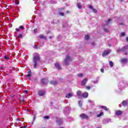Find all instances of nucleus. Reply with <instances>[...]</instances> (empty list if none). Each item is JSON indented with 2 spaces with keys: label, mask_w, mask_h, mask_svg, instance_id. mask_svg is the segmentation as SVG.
Returning <instances> with one entry per match:
<instances>
[{
  "label": "nucleus",
  "mask_w": 128,
  "mask_h": 128,
  "mask_svg": "<svg viewBox=\"0 0 128 128\" xmlns=\"http://www.w3.org/2000/svg\"><path fill=\"white\" fill-rule=\"evenodd\" d=\"M72 60V59L70 56V55H66L64 60V64L66 66H68Z\"/></svg>",
  "instance_id": "f03ea898"
},
{
  "label": "nucleus",
  "mask_w": 128,
  "mask_h": 128,
  "mask_svg": "<svg viewBox=\"0 0 128 128\" xmlns=\"http://www.w3.org/2000/svg\"><path fill=\"white\" fill-rule=\"evenodd\" d=\"M126 104H128V102L126 100L122 101V106H126Z\"/></svg>",
  "instance_id": "a211bd4d"
},
{
  "label": "nucleus",
  "mask_w": 128,
  "mask_h": 128,
  "mask_svg": "<svg viewBox=\"0 0 128 128\" xmlns=\"http://www.w3.org/2000/svg\"><path fill=\"white\" fill-rule=\"evenodd\" d=\"M120 36H126V33H124V32H123L121 33Z\"/></svg>",
  "instance_id": "2f4dec72"
},
{
  "label": "nucleus",
  "mask_w": 128,
  "mask_h": 128,
  "mask_svg": "<svg viewBox=\"0 0 128 128\" xmlns=\"http://www.w3.org/2000/svg\"><path fill=\"white\" fill-rule=\"evenodd\" d=\"M104 30L106 32H109L110 30H108L106 28H104Z\"/></svg>",
  "instance_id": "7c9ffc66"
},
{
  "label": "nucleus",
  "mask_w": 128,
  "mask_h": 128,
  "mask_svg": "<svg viewBox=\"0 0 128 128\" xmlns=\"http://www.w3.org/2000/svg\"><path fill=\"white\" fill-rule=\"evenodd\" d=\"M22 102H24V99H22Z\"/></svg>",
  "instance_id": "bf43d9fd"
},
{
  "label": "nucleus",
  "mask_w": 128,
  "mask_h": 128,
  "mask_svg": "<svg viewBox=\"0 0 128 128\" xmlns=\"http://www.w3.org/2000/svg\"><path fill=\"white\" fill-rule=\"evenodd\" d=\"M50 84H54V86H56V84H58V82L55 80H51Z\"/></svg>",
  "instance_id": "4468645a"
},
{
  "label": "nucleus",
  "mask_w": 128,
  "mask_h": 128,
  "mask_svg": "<svg viewBox=\"0 0 128 128\" xmlns=\"http://www.w3.org/2000/svg\"><path fill=\"white\" fill-rule=\"evenodd\" d=\"M78 76H79V78H82V76L84 75L82 74H78Z\"/></svg>",
  "instance_id": "473e14b6"
},
{
  "label": "nucleus",
  "mask_w": 128,
  "mask_h": 128,
  "mask_svg": "<svg viewBox=\"0 0 128 128\" xmlns=\"http://www.w3.org/2000/svg\"><path fill=\"white\" fill-rule=\"evenodd\" d=\"M100 72H101L104 73V69L102 68V69H100Z\"/></svg>",
  "instance_id": "a18cd8bd"
},
{
  "label": "nucleus",
  "mask_w": 128,
  "mask_h": 128,
  "mask_svg": "<svg viewBox=\"0 0 128 128\" xmlns=\"http://www.w3.org/2000/svg\"><path fill=\"white\" fill-rule=\"evenodd\" d=\"M76 94L78 96H82V91H80V90L77 91Z\"/></svg>",
  "instance_id": "6ab92c4d"
},
{
  "label": "nucleus",
  "mask_w": 128,
  "mask_h": 128,
  "mask_svg": "<svg viewBox=\"0 0 128 128\" xmlns=\"http://www.w3.org/2000/svg\"><path fill=\"white\" fill-rule=\"evenodd\" d=\"M39 38L41 40H46V36H44V35H40V36H39Z\"/></svg>",
  "instance_id": "2eb2a0df"
},
{
  "label": "nucleus",
  "mask_w": 128,
  "mask_h": 128,
  "mask_svg": "<svg viewBox=\"0 0 128 128\" xmlns=\"http://www.w3.org/2000/svg\"><path fill=\"white\" fill-rule=\"evenodd\" d=\"M56 122H57V124H58V126L62 124V119L60 118H57Z\"/></svg>",
  "instance_id": "20e7f679"
},
{
  "label": "nucleus",
  "mask_w": 128,
  "mask_h": 128,
  "mask_svg": "<svg viewBox=\"0 0 128 128\" xmlns=\"http://www.w3.org/2000/svg\"><path fill=\"white\" fill-rule=\"evenodd\" d=\"M82 98H86L88 96V93L87 92H85L82 95Z\"/></svg>",
  "instance_id": "9b49d317"
},
{
  "label": "nucleus",
  "mask_w": 128,
  "mask_h": 128,
  "mask_svg": "<svg viewBox=\"0 0 128 128\" xmlns=\"http://www.w3.org/2000/svg\"><path fill=\"white\" fill-rule=\"evenodd\" d=\"M44 42H42L40 43V46H44Z\"/></svg>",
  "instance_id": "c03bdc74"
},
{
  "label": "nucleus",
  "mask_w": 128,
  "mask_h": 128,
  "mask_svg": "<svg viewBox=\"0 0 128 128\" xmlns=\"http://www.w3.org/2000/svg\"><path fill=\"white\" fill-rule=\"evenodd\" d=\"M16 30L17 32H20V29L16 28Z\"/></svg>",
  "instance_id": "de8ad7c7"
},
{
  "label": "nucleus",
  "mask_w": 128,
  "mask_h": 128,
  "mask_svg": "<svg viewBox=\"0 0 128 128\" xmlns=\"http://www.w3.org/2000/svg\"><path fill=\"white\" fill-rule=\"evenodd\" d=\"M116 116H122V111H121L120 110H118L116 111Z\"/></svg>",
  "instance_id": "9d476101"
},
{
  "label": "nucleus",
  "mask_w": 128,
  "mask_h": 128,
  "mask_svg": "<svg viewBox=\"0 0 128 128\" xmlns=\"http://www.w3.org/2000/svg\"><path fill=\"white\" fill-rule=\"evenodd\" d=\"M110 22H112L111 19H108V20L106 22V26H108V24H110Z\"/></svg>",
  "instance_id": "412c9836"
},
{
  "label": "nucleus",
  "mask_w": 128,
  "mask_h": 128,
  "mask_svg": "<svg viewBox=\"0 0 128 128\" xmlns=\"http://www.w3.org/2000/svg\"><path fill=\"white\" fill-rule=\"evenodd\" d=\"M102 116H104V112H100V114L97 115V118H100Z\"/></svg>",
  "instance_id": "b1692460"
},
{
  "label": "nucleus",
  "mask_w": 128,
  "mask_h": 128,
  "mask_svg": "<svg viewBox=\"0 0 128 128\" xmlns=\"http://www.w3.org/2000/svg\"><path fill=\"white\" fill-rule=\"evenodd\" d=\"M128 50V45H126L122 48V50L123 52H126Z\"/></svg>",
  "instance_id": "f8f14e48"
},
{
  "label": "nucleus",
  "mask_w": 128,
  "mask_h": 128,
  "mask_svg": "<svg viewBox=\"0 0 128 128\" xmlns=\"http://www.w3.org/2000/svg\"><path fill=\"white\" fill-rule=\"evenodd\" d=\"M41 84H48V80L46 78L41 80Z\"/></svg>",
  "instance_id": "0eeeda50"
},
{
  "label": "nucleus",
  "mask_w": 128,
  "mask_h": 128,
  "mask_svg": "<svg viewBox=\"0 0 128 128\" xmlns=\"http://www.w3.org/2000/svg\"><path fill=\"white\" fill-rule=\"evenodd\" d=\"M79 116L82 120H88V116L84 114H80Z\"/></svg>",
  "instance_id": "7ed1b4c3"
},
{
  "label": "nucleus",
  "mask_w": 128,
  "mask_h": 128,
  "mask_svg": "<svg viewBox=\"0 0 128 128\" xmlns=\"http://www.w3.org/2000/svg\"><path fill=\"white\" fill-rule=\"evenodd\" d=\"M109 64L110 68H112V66H114V62H112V61L109 62Z\"/></svg>",
  "instance_id": "393cba45"
},
{
  "label": "nucleus",
  "mask_w": 128,
  "mask_h": 128,
  "mask_svg": "<svg viewBox=\"0 0 128 128\" xmlns=\"http://www.w3.org/2000/svg\"><path fill=\"white\" fill-rule=\"evenodd\" d=\"M55 67L57 70H60V64L58 63L55 64Z\"/></svg>",
  "instance_id": "dca6fc26"
},
{
  "label": "nucleus",
  "mask_w": 128,
  "mask_h": 128,
  "mask_svg": "<svg viewBox=\"0 0 128 128\" xmlns=\"http://www.w3.org/2000/svg\"><path fill=\"white\" fill-rule=\"evenodd\" d=\"M85 40H88L90 38V35H86L84 36Z\"/></svg>",
  "instance_id": "bb28decb"
},
{
  "label": "nucleus",
  "mask_w": 128,
  "mask_h": 128,
  "mask_svg": "<svg viewBox=\"0 0 128 128\" xmlns=\"http://www.w3.org/2000/svg\"><path fill=\"white\" fill-rule=\"evenodd\" d=\"M120 26H122V25L124 24H123V23H120Z\"/></svg>",
  "instance_id": "5fc2aeb1"
},
{
  "label": "nucleus",
  "mask_w": 128,
  "mask_h": 128,
  "mask_svg": "<svg viewBox=\"0 0 128 128\" xmlns=\"http://www.w3.org/2000/svg\"><path fill=\"white\" fill-rule=\"evenodd\" d=\"M40 60V56L38 53H35L33 58V64L34 68H36L38 67V64Z\"/></svg>",
  "instance_id": "f257e3e1"
},
{
  "label": "nucleus",
  "mask_w": 128,
  "mask_h": 128,
  "mask_svg": "<svg viewBox=\"0 0 128 128\" xmlns=\"http://www.w3.org/2000/svg\"><path fill=\"white\" fill-rule=\"evenodd\" d=\"M125 54H128V52H126V53Z\"/></svg>",
  "instance_id": "680f3d73"
},
{
  "label": "nucleus",
  "mask_w": 128,
  "mask_h": 128,
  "mask_svg": "<svg viewBox=\"0 0 128 128\" xmlns=\"http://www.w3.org/2000/svg\"><path fill=\"white\" fill-rule=\"evenodd\" d=\"M110 54V50H106L102 53V56H106Z\"/></svg>",
  "instance_id": "39448f33"
},
{
  "label": "nucleus",
  "mask_w": 128,
  "mask_h": 128,
  "mask_svg": "<svg viewBox=\"0 0 128 128\" xmlns=\"http://www.w3.org/2000/svg\"><path fill=\"white\" fill-rule=\"evenodd\" d=\"M38 32V28H36L34 30V32L36 34Z\"/></svg>",
  "instance_id": "f704fd0d"
},
{
  "label": "nucleus",
  "mask_w": 128,
  "mask_h": 128,
  "mask_svg": "<svg viewBox=\"0 0 128 128\" xmlns=\"http://www.w3.org/2000/svg\"><path fill=\"white\" fill-rule=\"evenodd\" d=\"M98 80L93 81V83L94 84H98Z\"/></svg>",
  "instance_id": "c85d7f7f"
},
{
  "label": "nucleus",
  "mask_w": 128,
  "mask_h": 128,
  "mask_svg": "<svg viewBox=\"0 0 128 128\" xmlns=\"http://www.w3.org/2000/svg\"><path fill=\"white\" fill-rule=\"evenodd\" d=\"M72 93H69L66 95V98H72Z\"/></svg>",
  "instance_id": "f3484780"
},
{
  "label": "nucleus",
  "mask_w": 128,
  "mask_h": 128,
  "mask_svg": "<svg viewBox=\"0 0 128 128\" xmlns=\"http://www.w3.org/2000/svg\"><path fill=\"white\" fill-rule=\"evenodd\" d=\"M60 16H64V12H59Z\"/></svg>",
  "instance_id": "cd10ccee"
},
{
  "label": "nucleus",
  "mask_w": 128,
  "mask_h": 128,
  "mask_svg": "<svg viewBox=\"0 0 128 128\" xmlns=\"http://www.w3.org/2000/svg\"><path fill=\"white\" fill-rule=\"evenodd\" d=\"M34 121H33V122H32V124H34Z\"/></svg>",
  "instance_id": "052dcab7"
},
{
  "label": "nucleus",
  "mask_w": 128,
  "mask_h": 128,
  "mask_svg": "<svg viewBox=\"0 0 128 128\" xmlns=\"http://www.w3.org/2000/svg\"><path fill=\"white\" fill-rule=\"evenodd\" d=\"M15 3L16 4H20V2L18 1V0H16Z\"/></svg>",
  "instance_id": "79ce46f5"
},
{
  "label": "nucleus",
  "mask_w": 128,
  "mask_h": 128,
  "mask_svg": "<svg viewBox=\"0 0 128 128\" xmlns=\"http://www.w3.org/2000/svg\"><path fill=\"white\" fill-rule=\"evenodd\" d=\"M34 48H36V50H38V48H40L36 46H34Z\"/></svg>",
  "instance_id": "58836bf2"
},
{
  "label": "nucleus",
  "mask_w": 128,
  "mask_h": 128,
  "mask_svg": "<svg viewBox=\"0 0 128 128\" xmlns=\"http://www.w3.org/2000/svg\"><path fill=\"white\" fill-rule=\"evenodd\" d=\"M89 8H90V10H93V12H94V14H96V12H98V10L96 9H94V6H92L90 5L89 6Z\"/></svg>",
  "instance_id": "6e6552de"
},
{
  "label": "nucleus",
  "mask_w": 128,
  "mask_h": 128,
  "mask_svg": "<svg viewBox=\"0 0 128 128\" xmlns=\"http://www.w3.org/2000/svg\"><path fill=\"white\" fill-rule=\"evenodd\" d=\"M36 120V115L34 116L33 122H34Z\"/></svg>",
  "instance_id": "09e8293b"
},
{
  "label": "nucleus",
  "mask_w": 128,
  "mask_h": 128,
  "mask_svg": "<svg viewBox=\"0 0 128 128\" xmlns=\"http://www.w3.org/2000/svg\"><path fill=\"white\" fill-rule=\"evenodd\" d=\"M38 94L40 96H44L46 94V92L44 90H40L39 91Z\"/></svg>",
  "instance_id": "423d86ee"
},
{
  "label": "nucleus",
  "mask_w": 128,
  "mask_h": 128,
  "mask_svg": "<svg viewBox=\"0 0 128 128\" xmlns=\"http://www.w3.org/2000/svg\"><path fill=\"white\" fill-rule=\"evenodd\" d=\"M92 100H88V102H90H90H92Z\"/></svg>",
  "instance_id": "8fccbe9b"
},
{
  "label": "nucleus",
  "mask_w": 128,
  "mask_h": 128,
  "mask_svg": "<svg viewBox=\"0 0 128 128\" xmlns=\"http://www.w3.org/2000/svg\"><path fill=\"white\" fill-rule=\"evenodd\" d=\"M30 76H32V70H30L28 72V74L26 75L27 78H29L30 80H32L30 78Z\"/></svg>",
  "instance_id": "ddd939ff"
},
{
  "label": "nucleus",
  "mask_w": 128,
  "mask_h": 128,
  "mask_svg": "<svg viewBox=\"0 0 128 128\" xmlns=\"http://www.w3.org/2000/svg\"><path fill=\"white\" fill-rule=\"evenodd\" d=\"M44 118H45V120H48V118H50V116H45L44 117Z\"/></svg>",
  "instance_id": "c9c22d12"
},
{
  "label": "nucleus",
  "mask_w": 128,
  "mask_h": 128,
  "mask_svg": "<svg viewBox=\"0 0 128 128\" xmlns=\"http://www.w3.org/2000/svg\"><path fill=\"white\" fill-rule=\"evenodd\" d=\"M19 28H21L22 30H24V26H20Z\"/></svg>",
  "instance_id": "49530a36"
},
{
  "label": "nucleus",
  "mask_w": 128,
  "mask_h": 128,
  "mask_svg": "<svg viewBox=\"0 0 128 128\" xmlns=\"http://www.w3.org/2000/svg\"><path fill=\"white\" fill-rule=\"evenodd\" d=\"M88 82V78H85L84 79L82 82V86H86V84Z\"/></svg>",
  "instance_id": "1a4fd4ad"
},
{
  "label": "nucleus",
  "mask_w": 128,
  "mask_h": 128,
  "mask_svg": "<svg viewBox=\"0 0 128 128\" xmlns=\"http://www.w3.org/2000/svg\"><path fill=\"white\" fill-rule=\"evenodd\" d=\"M60 128H64V127H60Z\"/></svg>",
  "instance_id": "69168bd1"
},
{
  "label": "nucleus",
  "mask_w": 128,
  "mask_h": 128,
  "mask_svg": "<svg viewBox=\"0 0 128 128\" xmlns=\"http://www.w3.org/2000/svg\"><path fill=\"white\" fill-rule=\"evenodd\" d=\"M77 6H78V8L80 10L82 9V5H80V4H78Z\"/></svg>",
  "instance_id": "c756f323"
},
{
  "label": "nucleus",
  "mask_w": 128,
  "mask_h": 128,
  "mask_svg": "<svg viewBox=\"0 0 128 128\" xmlns=\"http://www.w3.org/2000/svg\"><path fill=\"white\" fill-rule=\"evenodd\" d=\"M86 90H90V86H86Z\"/></svg>",
  "instance_id": "ea45409f"
},
{
  "label": "nucleus",
  "mask_w": 128,
  "mask_h": 128,
  "mask_svg": "<svg viewBox=\"0 0 128 128\" xmlns=\"http://www.w3.org/2000/svg\"><path fill=\"white\" fill-rule=\"evenodd\" d=\"M4 58L5 60H8L9 58H8V56H5L4 57Z\"/></svg>",
  "instance_id": "37998d69"
},
{
  "label": "nucleus",
  "mask_w": 128,
  "mask_h": 128,
  "mask_svg": "<svg viewBox=\"0 0 128 128\" xmlns=\"http://www.w3.org/2000/svg\"><path fill=\"white\" fill-rule=\"evenodd\" d=\"M49 38H52V36H49Z\"/></svg>",
  "instance_id": "6e6d98bb"
},
{
  "label": "nucleus",
  "mask_w": 128,
  "mask_h": 128,
  "mask_svg": "<svg viewBox=\"0 0 128 128\" xmlns=\"http://www.w3.org/2000/svg\"><path fill=\"white\" fill-rule=\"evenodd\" d=\"M118 86H119V88H120V86H124V82H120L118 84Z\"/></svg>",
  "instance_id": "a878e982"
},
{
  "label": "nucleus",
  "mask_w": 128,
  "mask_h": 128,
  "mask_svg": "<svg viewBox=\"0 0 128 128\" xmlns=\"http://www.w3.org/2000/svg\"><path fill=\"white\" fill-rule=\"evenodd\" d=\"M64 112H66V110H64Z\"/></svg>",
  "instance_id": "338daca9"
},
{
  "label": "nucleus",
  "mask_w": 128,
  "mask_h": 128,
  "mask_svg": "<svg viewBox=\"0 0 128 128\" xmlns=\"http://www.w3.org/2000/svg\"><path fill=\"white\" fill-rule=\"evenodd\" d=\"M128 62V59L126 58H123L122 59L120 60L121 62Z\"/></svg>",
  "instance_id": "4be33fe9"
},
{
  "label": "nucleus",
  "mask_w": 128,
  "mask_h": 128,
  "mask_svg": "<svg viewBox=\"0 0 128 128\" xmlns=\"http://www.w3.org/2000/svg\"><path fill=\"white\" fill-rule=\"evenodd\" d=\"M102 108H103V110H106V112H108V108H106V106H101Z\"/></svg>",
  "instance_id": "5701e85b"
},
{
  "label": "nucleus",
  "mask_w": 128,
  "mask_h": 128,
  "mask_svg": "<svg viewBox=\"0 0 128 128\" xmlns=\"http://www.w3.org/2000/svg\"><path fill=\"white\" fill-rule=\"evenodd\" d=\"M64 10V8H60L59 9L60 12H61L62 10Z\"/></svg>",
  "instance_id": "4c0bfd02"
},
{
  "label": "nucleus",
  "mask_w": 128,
  "mask_h": 128,
  "mask_svg": "<svg viewBox=\"0 0 128 128\" xmlns=\"http://www.w3.org/2000/svg\"><path fill=\"white\" fill-rule=\"evenodd\" d=\"M66 14H70V11H66Z\"/></svg>",
  "instance_id": "603ef678"
},
{
  "label": "nucleus",
  "mask_w": 128,
  "mask_h": 128,
  "mask_svg": "<svg viewBox=\"0 0 128 128\" xmlns=\"http://www.w3.org/2000/svg\"><path fill=\"white\" fill-rule=\"evenodd\" d=\"M34 80H35V82H36V80L35 79Z\"/></svg>",
  "instance_id": "0e129e2a"
},
{
  "label": "nucleus",
  "mask_w": 128,
  "mask_h": 128,
  "mask_svg": "<svg viewBox=\"0 0 128 128\" xmlns=\"http://www.w3.org/2000/svg\"><path fill=\"white\" fill-rule=\"evenodd\" d=\"M24 94H28V90H24Z\"/></svg>",
  "instance_id": "a19ab883"
},
{
  "label": "nucleus",
  "mask_w": 128,
  "mask_h": 128,
  "mask_svg": "<svg viewBox=\"0 0 128 128\" xmlns=\"http://www.w3.org/2000/svg\"><path fill=\"white\" fill-rule=\"evenodd\" d=\"M18 38H22V34H19V35L18 36Z\"/></svg>",
  "instance_id": "e433bc0d"
},
{
  "label": "nucleus",
  "mask_w": 128,
  "mask_h": 128,
  "mask_svg": "<svg viewBox=\"0 0 128 128\" xmlns=\"http://www.w3.org/2000/svg\"><path fill=\"white\" fill-rule=\"evenodd\" d=\"M124 84H128V82H125Z\"/></svg>",
  "instance_id": "13d9d810"
},
{
  "label": "nucleus",
  "mask_w": 128,
  "mask_h": 128,
  "mask_svg": "<svg viewBox=\"0 0 128 128\" xmlns=\"http://www.w3.org/2000/svg\"><path fill=\"white\" fill-rule=\"evenodd\" d=\"M92 46H94V43H92Z\"/></svg>",
  "instance_id": "4d7b16f0"
},
{
  "label": "nucleus",
  "mask_w": 128,
  "mask_h": 128,
  "mask_svg": "<svg viewBox=\"0 0 128 128\" xmlns=\"http://www.w3.org/2000/svg\"><path fill=\"white\" fill-rule=\"evenodd\" d=\"M108 46H111V45H110V44H109Z\"/></svg>",
  "instance_id": "e2e57ef3"
},
{
  "label": "nucleus",
  "mask_w": 128,
  "mask_h": 128,
  "mask_svg": "<svg viewBox=\"0 0 128 128\" xmlns=\"http://www.w3.org/2000/svg\"><path fill=\"white\" fill-rule=\"evenodd\" d=\"M78 104H79L80 106H82V102L79 101Z\"/></svg>",
  "instance_id": "72a5a7b5"
},
{
  "label": "nucleus",
  "mask_w": 128,
  "mask_h": 128,
  "mask_svg": "<svg viewBox=\"0 0 128 128\" xmlns=\"http://www.w3.org/2000/svg\"><path fill=\"white\" fill-rule=\"evenodd\" d=\"M106 122H110V119L108 120H107Z\"/></svg>",
  "instance_id": "3c124183"
},
{
  "label": "nucleus",
  "mask_w": 128,
  "mask_h": 128,
  "mask_svg": "<svg viewBox=\"0 0 128 128\" xmlns=\"http://www.w3.org/2000/svg\"><path fill=\"white\" fill-rule=\"evenodd\" d=\"M126 42H128V37H127V38H126Z\"/></svg>",
  "instance_id": "864d4df0"
},
{
  "label": "nucleus",
  "mask_w": 128,
  "mask_h": 128,
  "mask_svg": "<svg viewBox=\"0 0 128 128\" xmlns=\"http://www.w3.org/2000/svg\"><path fill=\"white\" fill-rule=\"evenodd\" d=\"M116 52H122V48H118L116 50Z\"/></svg>",
  "instance_id": "aec40b11"
}]
</instances>
